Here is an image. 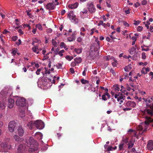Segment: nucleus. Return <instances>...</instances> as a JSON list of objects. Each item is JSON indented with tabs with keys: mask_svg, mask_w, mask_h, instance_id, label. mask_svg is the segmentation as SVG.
I'll list each match as a JSON object with an SVG mask.
<instances>
[{
	"mask_svg": "<svg viewBox=\"0 0 153 153\" xmlns=\"http://www.w3.org/2000/svg\"><path fill=\"white\" fill-rule=\"evenodd\" d=\"M26 142L27 146L26 147L25 145L23 146L20 144L19 146L17 149V153H27V151L28 148H29L28 150L30 152H34V153H38V148L36 144L37 143L35 142V144H34L35 140L33 137H28L26 139Z\"/></svg>",
	"mask_w": 153,
	"mask_h": 153,
	"instance_id": "nucleus-1",
	"label": "nucleus"
},
{
	"mask_svg": "<svg viewBox=\"0 0 153 153\" xmlns=\"http://www.w3.org/2000/svg\"><path fill=\"white\" fill-rule=\"evenodd\" d=\"M16 97H18L17 100L16 102V104L17 105L22 107V109H21L20 108L19 109V111L22 113V115L20 116L21 117H24V113L25 111V106L26 105V100L23 97H18L17 96H16Z\"/></svg>",
	"mask_w": 153,
	"mask_h": 153,
	"instance_id": "nucleus-2",
	"label": "nucleus"
},
{
	"mask_svg": "<svg viewBox=\"0 0 153 153\" xmlns=\"http://www.w3.org/2000/svg\"><path fill=\"white\" fill-rule=\"evenodd\" d=\"M51 80L47 78H41L39 79L37 82L38 87L42 88V86L45 87V88H48L51 86Z\"/></svg>",
	"mask_w": 153,
	"mask_h": 153,
	"instance_id": "nucleus-3",
	"label": "nucleus"
},
{
	"mask_svg": "<svg viewBox=\"0 0 153 153\" xmlns=\"http://www.w3.org/2000/svg\"><path fill=\"white\" fill-rule=\"evenodd\" d=\"M146 120L145 121L144 123H142L141 125H139L137 127V129L138 131H141L143 130V127L145 126L146 127V128L143 130L142 133L146 131L147 128V126L150 123H153V119H152L150 117H146Z\"/></svg>",
	"mask_w": 153,
	"mask_h": 153,
	"instance_id": "nucleus-4",
	"label": "nucleus"
},
{
	"mask_svg": "<svg viewBox=\"0 0 153 153\" xmlns=\"http://www.w3.org/2000/svg\"><path fill=\"white\" fill-rule=\"evenodd\" d=\"M2 133L1 130L0 129V136ZM11 147L10 145L8 143L4 142L1 143L0 142V149H1L2 152H8L9 150Z\"/></svg>",
	"mask_w": 153,
	"mask_h": 153,
	"instance_id": "nucleus-5",
	"label": "nucleus"
},
{
	"mask_svg": "<svg viewBox=\"0 0 153 153\" xmlns=\"http://www.w3.org/2000/svg\"><path fill=\"white\" fill-rule=\"evenodd\" d=\"M68 17L72 22L75 24L78 22V20L73 12H70L68 15Z\"/></svg>",
	"mask_w": 153,
	"mask_h": 153,
	"instance_id": "nucleus-6",
	"label": "nucleus"
},
{
	"mask_svg": "<svg viewBox=\"0 0 153 153\" xmlns=\"http://www.w3.org/2000/svg\"><path fill=\"white\" fill-rule=\"evenodd\" d=\"M58 0H53L52 3H50L48 4L46 6V8L49 10H53L55 6L59 4V2H57Z\"/></svg>",
	"mask_w": 153,
	"mask_h": 153,
	"instance_id": "nucleus-7",
	"label": "nucleus"
},
{
	"mask_svg": "<svg viewBox=\"0 0 153 153\" xmlns=\"http://www.w3.org/2000/svg\"><path fill=\"white\" fill-rule=\"evenodd\" d=\"M34 124L36 128L39 129H43L45 126L43 122L41 120H38L34 121Z\"/></svg>",
	"mask_w": 153,
	"mask_h": 153,
	"instance_id": "nucleus-8",
	"label": "nucleus"
},
{
	"mask_svg": "<svg viewBox=\"0 0 153 153\" xmlns=\"http://www.w3.org/2000/svg\"><path fill=\"white\" fill-rule=\"evenodd\" d=\"M16 125V123L14 121H10L9 124L8 126L9 131L11 132H13Z\"/></svg>",
	"mask_w": 153,
	"mask_h": 153,
	"instance_id": "nucleus-9",
	"label": "nucleus"
},
{
	"mask_svg": "<svg viewBox=\"0 0 153 153\" xmlns=\"http://www.w3.org/2000/svg\"><path fill=\"white\" fill-rule=\"evenodd\" d=\"M114 98L117 99V101L119 102L120 104H121L123 102V100H124V97L122 95H120L117 94H115Z\"/></svg>",
	"mask_w": 153,
	"mask_h": 153,
	"instance_id": "nucleus-10",
	"label": "nucleus"
},
{
	"mask_svg": "<svg viewBox=\"0 0 153 153\" xmlns=\"http://www.w3.org/2000/svg\"><path fill=\"white\" fill-rule=\"evenodd\" d=\"M88 7L90 12L94 13L95 12L96 9L92 3L89 2L88 4Z\"/></svg>",
	"mask_w": 153,
	"mask_h": 153,
	"instance_id": "nucleus-11",
	"label": "nucleus"
},
{
	"mask_svg": "<svg viewBox=\"0 0 153 153\" xmlns=\"http://www.w3.org/2000/svg\"><path fill=\"white\" fill-rule=\"evenodd\" d=\"M136 104L135 102L131 101H128L127 102L126 104V106L127 107H129L130 108H134L135 107Z\"/></svg>",
	"mask_w": 153,
	"mask_h": 153,
	"instance_id": "nucleus-12",
	"label": "nucleus"
},
{
	"mask_svg": "<svg viewBox=\"0 0 153 153\" xmlns=\"http://www.w3.org/2000/svg\"><path fill=\"white\" fill-rule=\"evenodd\" d=\"M17 130L19 135L20 137L23 136L24 132V130L22 126H19L18 127Z\"/></svg>",
	"mask_w": 153,
	"mask_h": 153,
	"instance_id": "nucleus-13",
	"label": "nucleus"
},
{
	"mask_svg": "<svg viewBox=\"0 0 153 153\" xmlns=\"http://www.w3.org/2000/svg\"><path fill=\"white\" fill-rule=\"evenodd\" d=\"M8 107L9 108H12L14 105V100L13 99L10 98L8 99Z\"/></svg>",
	"mask_w": 153,
	"mask_h": 153,
	"instance_id": "nucleus-14",
	"label": "nucleus"
},
{
	"mask_svg": "<svg viewBox=\"0 0 153 153\" xmlns=\"http://www.w3.org/2000/svg\"><path fill=\"white\" fill-rule=\"evenodd\" d=\"M147 147L148 149L150 150L153 149V141L150 140L148 143Z\"/></svg>",
	"mask_w": 153,
	"mask_h": 153,
	"instance_id": "nucleus-15",
	"label": "nucleus"
},
{
	"mask_svg": "<svg viewBox=\"0 0 153 153\" xmlns=\"http://www.w3.org/2000/svg\"><path fill=\"white\" fill-rule=\"evenodd\" d=\"M78 6V3L75 2L74 4H70L68 5V7L69 8L72 9H75Z\"/></svg>",
	"mask_w": 153,
	"mask_h": 153,
	"instance_id": "nucleus-16",
	"label": "nucleus"
},
{
	"mask_svg": "<svg viewBox=\"0 0 153 153\" xmlns=\"http://www.w3.org/2000/svg\"><path fill=\"white\" fill-rule=\"evenodd\" d=\"M76 33L75 32L73 33L70 37L68 38V40L69 42H72L75 40L76 38Z\"/></svg>",
	"mask_w": 153,
	"mask_h": 153,
	"instance_id": "nucleus-17",
	"label": "nucleus"
},
{
	"mask_svg": "<svg viewBox=\"0 0 153 153\" xmlns=\"http://www.w3.org/2000/svg\"><path fill=\"white\" fill-rule=\"evenodd\" d=\"M32 49L33 52L36 53V54H38L39 53V51H38L39 48L37 45H35L32 48Z\"/></svg>",
	"mask_w": 153,
	"mask_h": 153,
	"instance_id": "nucleus-18",
	"label": "nucleus"
},
{
	"mask_svg": "<svg viewBox=\"0 0 153 153\" xmlns=\"http://www.w3.org/2000/svg\"><path fill=\"white\" fill-rule=\"evenodd\" d=\"M142 99L144 101L146 102L148 104L153 101V96L151 97H148L147 99L143 98Z\"/></svg>",
	"mask_w": 153,
	"mask_h": 153,
	"instance_id": "nucleus-19",
	"label": "nucleus"
},
{
	"mask_svg": "<svg viewBox=\"0 0 153 153\" xmlns=\"http://www.w3.org/2000/svg\"><path fill=\"white\" fill-rule=\"evenodd\" d=\"M13 138L17 142H21L23 140L22 138H20L17 135H15L13 137Z\"/></svg>",
	"mask_w": 153,
	"mask_h": 153,
	"instance_id": "nucleus-20",
	"label": "nucleus"
},
{
	"mask_svg": "<svg viewBox=\"0 0 153 153\" xmlns=\"http://www.w3.org/2000/svg\"><path fill=\"white\" fill-rule=\"evenodd\" d=\"M136 46L135 45V47H132L129 50V53L131 54H134L136 51Z\"/></svg>",
	"mask_w": 153,
	"mask_h": 153,
	"instance_id": "nucleus-21",
	"label": "nucleus"
},
{
	"mask_svg": "<svg viewBox=\"0 0 153 153\" xmlns=\"http://www.w3.org/2000/svg\"><path fill=\"white\" fill-rule=\"evenodd\" d=\"M35 137L36 138L41 140L42 139V134L39 132H36L35 134Z\"/></svg>",
	"mask_w": 153,
	"mask_h": 153,
	"instance_id": "nucleus-22",
	"label": "nucleus"
},
{
	"mask_svg": "<svg viewBox=\"0 0 153 153\" xmlns=\"http://www.w3.org/2000/svg\"><path fill=\"white\" fill-rule=\"evenodd\" d=\"M34 121L33 122L32 121H30V122H29L27 124V126H28L29 128L31 129L33 126H35V124H34Z\"/></svg>",
	"mask_w": 153,
	"mask_h": 153,
	"instance_id": "nucleus-23",
	"label": "nucleus"
},
{
	"mask_svg": "<svg viewBox=\"0 0 153 153\" xmlns=\"http://www.w3.org/2000/svg\"><path fill=\"white\" fill-rule=\"evenodd\" d=\"M82 48H76L74 49V51L77 54H79L82 53Z\"/></svg>",
	"mask_w": 153,
	"mask_h": 153,
	"instance_id": "nucleus-24",
	"label": "nucleus"
},
{
	"mask_svg": "<svg viewBox=\"0 0 153 153\" xmlns=\"http://www.w3.org/2000/svg\"><path fill=\"white\" fill-rule=\"evenodd\" d=\"M95 42L96 43H95V49H98L100 48V44L99 42L97 39H96Z\"/></svg>",
	"mask_w": 153,
	"mask_h": 153,
	"instance_id": "nucleus-25",
	"label": "nucleus"
},
{
	"mask_svg": "<svg viewBox=\"0 0 153 153\" xmlns=\"http://www.w3.org/2000/svg\"><path fill=\"white\" fill-rule=\"evenodd\" d=\"M145 114H148L151 116L153 115V112L151 110L146 109L145 111Z\"/></svg>",
	"mask_w": 153,
	"mask_h": 153,
	"instance_id": "nucleus-26",
	"label": "nucleus"
},
{
	"mask_svg": "<svg viewBox=\"0 0 153 153\" xmlns=\"http://www.w3.org/2000/svg\"><path fill=\"white\" fill-rule=\"evenodd\" d=\"M113 88L116 92L120 90L119 85H114L113 86Z\"/></svg>",
	"mask_w": 153,
	"mask_h": 153,
	"instance_id": "nucleus-27",
	"label": "nucleus"
},
{
	"mask_svg": "<svg viewBox=\"0 0 153 153\" xmlns=\"http://www.w3.org/2000/svg\"><path fill=\"white\" fill-rule=\"evenodd\" d=\"M125 144L123 142H121L119 145V149L120 150H123V148L125 146Z\"/></svg>",
	"mask_w": 153,
	"mask_h": 153,
	"instance_id": "nucleus-28",
	"label": "nucleus"
},
{
	"mask_svg": "<svg viewBox=\"0 0 153 153\" xmlns=\"http://www.w3.org/2000/svg\"><path fill=\"white\" fill-rule=\"evenodd\" d=\"M82 59L80 57H76L74 59V61L77 63H79L82 61Z\"/></svg>",
	"mask_w": 153,
	"mask_h": 153,
	"instance_id": "nucleus-29",
	"label": "nucleus"
},
{
	"mask_svg": "<svg viewBox=\"0 0 153 153\" xmlns=\"http://www.w3.org/2000/svg\"><path fill=\"white\" fill-rule=\"evenodd\" d=\"M60 47L61 48H63L66 50H67L68 49V48L67 47V46L63 42H62L61 43Z\"/></svg>",
	"mask_w": 153,
	"mask_h": 153,
	"instance_id": "nucleus-30",
	"label": "nucleus"
},
{
	"mask_svg": "<svg viewBox=\"0 0 153 153\" xmlns=\"http://www.w3.org/2000/svg\"><path fill=\"white\" fill-rule=\"evenodd\" d=\"M134 145V143L132 141H129L128 143V148L130 149Z\"/></svg>",
	"mask_w": 153,
	"mask_h": 153,
	"instance_id": "nucleus-31",
	"label": "nucleus"
},
{
	"mask_svg": "<svg viewBox=\"0 0 153 153\" xmlns=\"http://www.w3.org/2000/svg\"><path fill=\"white\" fill-rule=\"evenodd\" d=\"M36 27L37 28L40 30H42V27L40 23L36 25Z\"/></svg>",
	"mask_w": 153,
	"mask_h": 153,
	"instance_id": "nucleus-32",
	"label": "nucleus"
},
{
	"mask_svg": "<svg viewBox=\"0 0 153 153\" xmlns=\"http://www.w3.org/2000/svg\"><path fill=\"white\" fill-rule=\"evenodd\" d=\"M104 147L105 149H107L108 151H111L112 150V147L110 146L108 147V145L106 144L105 145Z\"/></svg>",
	"mask_w": 153,
	"mask_h": 153,
	"instance_id": "nucleus-33",
	"label": "nucleus"
},
{
	"mask_svg": "<svg viewBox=\"0 0 153 153\" xmlns=\"http://www.w3.org/2000/svg\"><path fill=\"white\" fill-rule=\"evenodd\" d=\"M6 104L4 103H1L0 102V108L2 109H3L5 108V107Z\"/></svg>",
	"mask_w": 153,
	"mask_h": 153,
	"instance_id": "nucleus-34",
	"label": "nucleus"
},
{
	"mask_svg": "<svg viewBox=\"0 0 153 153\" xmlns=\"http://www.w3.org/2000/svg\"><path fill=\"white\" fill-rule=\"evenodd\" d=\"M128 141V138L127 137L123 138L121 142H123L125 144L127 143Z\"/></svg>",
	"mask_w": 153,
	"mask_h": 153,
	"instance_id": "nucleus-35",
	"label": "nucleus"
},
{
	"mask_svg": "<svg viewBox=\"0 0 153 153\" xmlns=\"http://www.w3.org/2000/svg\"><path fill=\"white\" fill-rule=\"evenodd\" d=\"M65 58L67 60L70 61L72 59H73V57L72 56H70L69 55H67L66 56Z\"/></svg>",
	"mask_w": 153,
	"mask_h": 153,
	"instance_id": "nucleus-36",
	"label": "nucleus"
},
{
	"mask_svg": "<svg viewBox=\"0 0 153 153\" xmlns=\"http://www.w3.org/2000/svg\"><path fill=\"white\" fill-rule=\"evenodd\" d=\"M62 63H58L56 65V66L57 69H61L62 68Z\"/></svg>",
	"mask_w": 153,
	"mask_h": 153,
	"instance_id": "nucleus-37",
	"label": "nucleus"
},
{
	"mask_svg": "<svg viewBox=\"0 0 153 153\" xmlns=\"http://www.w3.org/2000/svg\"><path fill=\"white\" fill-rule=\"evenodd\" d=\"M114 62H112V65L114 67H116L117 66V61L114 58H113Z\"/></svg>",
	"mask_w": 153,
	"mask_h": 153,
	"instance_id": "nucleus-38",
	"label": "nucleus"
},
{
	"mask_svg": "<svg viewBox=\"0 0 153 153\" xmlns=\"http://www.w3.org/2000/svg\"><path fill=\"white\" fill-rule=\"evenodd\" d=\"M131 65H129L128 66H126L124 68L125 71H129L131 69Z\"/></svg>",
	"mask_w": 153,
	"mask_h": 153,
	"instance_id": "nucleus-39",
	"label": "nucleus"
},
{
	"mask_svg": "<svg viewBox=\"0 0 153 153\" xmlns=\"http://www.w3.org/2000/svg\"><path fill=\"white\" fill-rule=\"evenodd\" d=\"M126 88L128 91H130L131 90H132V92H134V89H131V88L129 87V85L128 84L126 85Z\"/></svg>",
	"mask_w": 153,
	"mask_h": 153,
	"instance_id": "nucleus-40",
	"label": "nucleus"
},
{
	"mask_svg": "<svg viewBox=\"0 0 153 153\" xmlns=\"http://www.w3.org/2000/svg\"><path fill=\"white\" fill-rule=\"evenodd\" d=\"M65 52V51L62 50L61 51H60L58 52V54L60 56H63V53H64Z\"/></svg>",
	"mask_w": 153,
	"mask_h": 153,
	"instance_id": "nucleus-41",
	"label": "nucleus"
},
{
	"mask_svg": "<svg viewBox=\"0 0 153 153\" xmlns=\"http://www.w3.org/2000/svg\"><path fill=\"white\" fill-rule=\"evenodd\" d=\"M18 49L17 48L14 49L12 50V53L13 55H15Z\"/></svg>",
	"mask_w": 153,
	"mask_h": 153,
	"instance_id": "nucleus-42",
	"label": "nucleus"
},
{
	"mask_svg": "<svg viewBox=\"0 0 153 153\" xmlns=\"http://www.w3.org/2000/svg\"><path fill=\"white\" fill-rule=\"evenodd\" d=\"M52 43L53 45L54 46V47H56L57 44V42L55 41L54 39H53L52 41Z\"/></svg>",
	"mask_w": 153,
	"mask_h": 153,
	"instance_id": "nucleus-43",
	"label": "nucleus"
},
{
	"mask_svg": "<svg viewBox=\"0 0 153 153\" xmlns=\"http://www.w3.org/2000/svg\"><path fill=\"white\" fill-rule=\"evenodd\" d=\"M81 83L83 84L88 83V81L86 80H85L84 79H81Z\"/></svg>",
	"mask_w": 153,
	"mask_h": 153,
	"instance_id": "nucleus-44",
	"label": "nucleus"
},
{
	"mask_svg": "<svg viewBox=\"0 0 153 153\" xmlns=\"http://www.w3.org/2000/svg\"><path fill=\"white\" fill-rule=\"evenodd\" d=\"M33 41V42L35 43H39L41 42V41L39 39L36 38L34 39Z\"/></svg>",
	"mask_w": 153,
	"mask_h": 153,
	"instance_id": "nucleus-45",
	"label": "nucleus"
},
{
	"mask_svg": "<svg viewBox=\"0 0 153 153\" xmlns=\"http://www.w3.org/2000/svg\"><path fill=\"white\" fill-rule=\"evenodd\" d=\"M31 10H28L26 11L27 15L29 16V17H31L32 15L30 13Z\"/></svg>",
	"mask_w": 153,
	"mask_h": 153,
	"instance_id": "nucleus-46",
	"label": "nucleus"
},
{
	"mask_svg": "<svg viewBox=\"0 0 153 153\" xmlns=\"http://www.w3.org/2000/svg\"><path fill=\"white\" fill-rule=\"evenodd\" d=\"M4 90H2L0 93V97H2V96H3V97H4Z\"/></svg>",
	"mask_w": 153,
	"mask_h": 153,
	"instance_id": "nucleus-47",
	"label": "nucleus"
},
{
	"mask_svg": "<svg viewBox=\"0 0 153 153\" xmlns=\"http://www.w3.org/2000/svg\"><path fill=\"white\" fill-rule=\"evenodd\" d=\"M18 39V37L16 36H13L11 38V40L13 41H15Z\"/></svg>",
	"mask_w": 153,
	"mask_h": 153,
	"instance_id": "nucleus-48",
	"label": "nucleus"
},
{
	"mask_svg": "<svg viewBox=\"0 0 153 153\" xmlns=\"http://www.w3.org/2000/svg\"><path fill=\"white\" fill-rule=\"evenodd\" d=\"M46 31L48 33H51L52 32V30L51 28H48L46 30Z\"/></svg>",
	"mask_w": 153,
	"mask_h": 153,
	"instance_id": "nucleus-49",
	"label": "nucleus"
},
{
	"mask_svg": "<svg viewBox=\"0 0 153 153\" xmlns=\"http://www.w3.org/2000/svg\"><path fill=\"white\" fill-rule=\"evenodd\" d=\"M142 58L143 59H145L146 58V56L145 53L144 52H143L142 53Z\"/></svg>",
	"mask_w": 153,
	"mask_h": 153,
	"instance_id": "nucleus-50",
	"label": "nucleus"
},
{
	"mask_svg": "<svg viewBox=\"0 0 153 153\" xmlns=\"http://www.w3.org/2000/svg\"><path fill=\"white\" fill-rule=\"evenodd\" d=\"M82 40V38L80 37H79L77 38V41L78 42H80Z\"/></svg>",
	"mask_w": 153,
	"mask_h": 153,
	"instance_id": "nucleus-51",
	"label": "nucleus"
},
{
	"mask_svg": "<svg viewBox=\"0 0 153 153\" xmlns=\"http://www.w3.org/2000/svg\"><path fill=\"white\" fill-rule=\"evenodd\" d=\"M113 58H114L113 57H110V56H107V57H105V59L107 61H108L109 60V59H113Z\"/></svg>",
	"mask_w": 153,
	"mask_h": 153,
	"instance_id": "nucleus-52",
	"label": "nucleus"
},
{
	"mask_svg": "<svg viewBox=\"0 0 153 153\" xmlns=\"http://www.w3.org/2000/svg\"><path fill=\"white\" fill-rule=\"evenodd\" d=\"M134 24L135 25H138L140 23V22L139 21H134Z\"/></svg>",
	"mask_w": 153,
	"mask_h": 153,
	"instance_id": "nucleus-53",
	"label": "nucleus"
},
{
	"mask_svg": "<svg viewBox=\"0 0 153 153\" xmlns=\"http://www.w3.org/2000/svg\"><path fill=\"white\" fill-rule=\"evenodd\" d=\"M144 46H142L141 48H142V51H148L149 50V49L148 48H144Z\"/></svg>",
	"mask_w": 153,
	"mask_h": 153,
	"instance_id": "nucleus-54",
	"label": "nucleus"
},
{
	"mask_svg": "<svg viewBox=\"0 0 153 153\" xmlns=\"http://www.w3.org/2000/svg\"><path fill=\"white\" fill-rule=\"evenodd\" d=\"M143 28V27H142L141 26H139L137 27V31H140L142 30Z\"/></svg>",
	"mask_w": 153,
	"mask_h": 153,
	"instance_id": "nucleus-55",
	"label": "nucleus"
},
{
	"mask_svg": "<svg viewBox=\"0 0 153 153\" xmlns=\"http://www.w3.org/2000/svg\"><path fill=\"white\" fill-rule=\"evenodd\" d=\"M123 25L126 27H128L129 26V24L126 22L123 21Z\"/></svg>",
	"mask_w": 153,
	"mask_h": 153,
	"instance_id": "nucleus-56",
	"label": "nucleus"
},
{
	"mask_svg": "<svg viewBox=\"0 0 153 153\" xmlns=\"http://www.w3.org/2000/svg\"><path fill=\"white\" fill-rule=\"evenodd\" d=\"M18 32L19 33L20 35H22L23 34V32L22 30L21 29H19L18 30Z\"/></svg>",
	"mask_w": 153,
	"mask_h": 153,
	"instance_id": "nucleus-57",
	"label": "nucleus"
},
{
	"mask_svg": "<svg viewBox=\"0 0 153 153\" xmlns=\"http://www.w3.org/2000/svg\"><path fill=\"white\" fill-rule=\"evenodd\" d=\"M95 30V28H93V29H92L91 31H90V34L91 35H92L93 34L94 31V30Z\"/></svg>",
	"mask_w": 153,
	"mask_h": 153,
	"instance_id": "nucleus-58",
	"label": "nucleus"
},
{
	"mask_svg": "<svg viewBox=\"0 0 153 153\" xmlns=\"http://www.w3.org/2000/svg\"><path fill=\"white\" fill-rule=\"evenodd\" d=\"M87 69L86 68H84V71L82 72V75L83 76H85L86 75V73L85 72L87 71Z\"/></svg>",
	"mask_w": 153,
	"mask_h": 153,
	"instance_id": "nucleus-59",
	"label": "nucleus"
},
{
	"mask_svg": "<svg viewBox=\"0 0 153 153\" xmlns=\"http://www.w3.org/2000/svg\"><path fill=\"white\" fill-rule=\"evenodd\" d=\"M131 109V108H130L129 107H127L126 108H123V110L124 111H129Z\"/></svg>",
	"mask_w": 153,
	"mask_h": 153,
	"instance_id": "nucleus-60",
	"label": "nucleus"
},
{
	"mask_svg": "<svg viewBox=\"0 0 153 153\" xmlns=\"http://www.w3.org/2000/svg\"><path fill=\"white\" fill-rule=\"evenodd\" d=\"M133 135H132V136L134 137H137V133L135 131L133 132Z\"/></svg>",
	"mask_w": 153,
	"mask_h": 153,
	"instance_id": "nucleus-61",
	"label": "nucleus"
},
{
	"mask_svg": "<svg viewBox=\"0 0 153 153\" xmlns=\"http://www.w3.org/2000/svg\"><path fill=\"white\" fill-rule=\"evenodd\" d=\"M21 41L20 39H19L18 41L16 42V44L17 45H19L21 44Z\"/></svg>",
	"mask_w": 153,
	"mask_h": 153,
	"instance_id": "nucleus-62",
	"label": "nucleus"
},
{
	"mask_svg": "<svg viewBox=\"0 0 153 153\" xmlns=\"http://www.w3.org/2000/svg\"><path fill=\"white\" fill-rule=\"evenodd\" d=\"M102 100L106 101L107 100V98L105 95H103L102 96Z\"/></svg>",
	"mask_w": 153,
	"mask_h": 153,
	"instance_id": "nucleus-63",
	"label": "nucleus"
},
{
	"mask_svg": "<svg viewBox=\"0 0 153 153\" xmlns=\"http://www.w3.org/2000/svg\"><path fill=\"white\" fill-rule=\"evenodd\" d=\"M41 69H37V71H36V74H37V75H39V72L41 71Z\"/></svg>",
	"mask_w": 153,
	"mask_h": 153,
	"instance_id": "nucleus-64",
	"label": "nucleus"
}]
</instances>
